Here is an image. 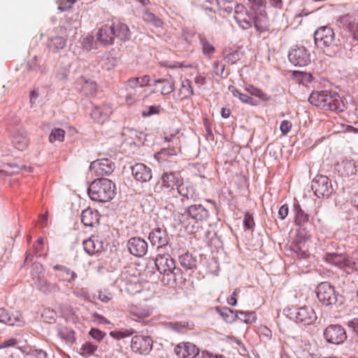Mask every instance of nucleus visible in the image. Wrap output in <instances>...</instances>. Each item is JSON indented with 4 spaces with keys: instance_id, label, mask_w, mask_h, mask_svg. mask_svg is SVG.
<instances>
[{
    "instance_id": "3",
    "label": "nucleus",
    "mask_w": 358,
    "mask_h": 358,
    "mask_svg": "<svg viewBox=\"0 0 358 358\" xmlns=\"http://www.w3.org/2000/svg\"><path fill=\"white\" fill-rule=\"evenodd\" d=\"M155 266L159 273L164 275H176V271H179V268H176L175 261L168 253L158 252L155 258Z\"/></svg>"
},
{
    "instance_id": "54",
    "label": "nucleus",
    "mask_w": 358,
    "mask_h": 358,
    "mask_svg": "<svg viewBox=\"0 0 358 358\" xmlns=\"http://www.w3.org/2000/svg\"><path fill=\"white\" fill-rule=\"evenodd\" d=\"M243 223L245 227H246L248 229H252L255 226V222L252 215L249 213H246L244 215Z\"/></svg>"
},
{
    "instance_id": "27",
    "label": "nucleus",
    "mask_w": 358,
    "mask_h": 358,
    "mask_svg": "<svg viewBox=\"0 0 358 358\" xmlns=\"http://www.w3.org/2000/svg\"><path fill=\"white\" fill-rule=\"evenodd\" d=\"M114 38L116 37L121 41L126 42L131 39V31L129 26L121 22H112Z\"/></svg>"
},
{
    "instance_id": "46",
    "label": "nucleus",
    "mask_w": 358,
    "mask_h": 358,
    "mask_svg": "<svg viewBox=\"0 0 358 358\" xmlns=\"http://www.w3.org/2000/svg\"><path fill=\"white\" fill-rule=\"evenodd\" d=\"M200 41L202 45L203 54L206 55H211L214 53L215 48L206 38H201Z\"/></svg>"
},
{
    "instance_id": "7",
    "label": "nucleus",
    "mask_w": 358,
    "mask_h": 358,
    "mask_svg": "<svg viewBox=\"0 0 358 358\" xmlns=\"http://www.w3.org/2000/svg\"><path fill=\"white\" fill-rule=\"evenodd\" d=\"M316 294L320 301L326 306L333 304L337 300L334 287L327 282H321L317 287Z\"/></svg>"
},
{
    "instance_id": "62",
    "label": "nucleus",
    "mask_w": 358,
    "mask_h": 358,
    "mask_svg": "<svg viewBox=\"0 0 358 358\" xmlns=\"http://www.w3.org/2000/svg\"><path fill=\"white\" fill-rule=\"evenodd\" d=\"M17 341L15 338H9L8 340L4 341L0 345V348H7L10 347H14L17 345Z\"/></svg>"
},
{
    "instance_id": "56",
    "label": "nucleus",
    "mask_w": 358,
    "mask_h": 358,
    "mask_svg": "<svg viewBox=\"0 0 358 358\" xmlns=\"http://www.w3.org/2000/svg\"><path fill=\"white\" fill-rule=\"evenodd\" d=\"M292 124L289 120H283L280 125V130L283 135H287L291 130Z\"/></svg>"
},
{
    "instance_id": "35",
    "label": "nucleus",
    "mask_w": 358,
    "mask_h": 358,
    "mask_svg": "<svg viewBox=\"0 0 358 358\" xmlns=\"http://www.w3.org/2000/svg\"><path fill=\"white\" fill-rule=\"evenodd\" d=\"M327 90L313 91L309 96V102L322 109L325 106V97L327 96Z\"/></svg>"
},
{
    "instance_id": "64",
    "label": "nucleus",
    "mask_w": 358,
    "mask_h": 358,
    "mask_svg": "<svg viewBox=\"0 0 358 358\" xmlns=\"http://www.w3.org/2000/svg\"><path fill=\"white\" fill-rule=\"evenodd\" d=\"M348 326L352 329L353 333L358 336V318H354L348 322Z\"/></svg>"
},
{
    "instance_id": "47",
    "label": "nucleus",
    "mask_w": 358,
    "mask_h": 358,
    "mask_svg": "<svg viewBox=\"0 0 358 358\" xmlns=\"http://www.w3.org/2000/svg\"><path fill=\"white\" fill-rule=\"evenodd\" d=\"M134 334V331L130 329H125L124 331H113L110 333V335L116 339H121L129 337Z\"/></svg>"
},
{
    "instance_id": "63",
    "label": "nucleus",
    "mask_w": 358,
    "mask_h": 358,
    "mask_svg": "<svg viewBox=\"0 0 358 358\" xmlns=\"http://www.w3.org/2000/svg\"><path fill=\"white\" fill-rule=\"evenodd\" d=\"M289 208L287 204L282 205L278 210V217L281 220H284L288 215Z\"/></svg>"
},
{
    "instance_id": "34",
    "label": "nucleus",
    "mask_w": 358,
    "mask_h": 358,
    "mask_svg": "<svg viewBox=\"0 0 358 358\" xmlns=\"http://www.w3.org/2000/svg\"><path fill=\"white\" fill-rule=\"evenodd\" d=\"M66 38L60 36H55L48 40V48L53 52H58L66 47Z\"/></svg>"
},
{
    "instance_id": "39",
    "label": "nucleus",
    "mask_w": 358,
    "mask_h": 358,
    "mask_svg": "<svg viewBox=\"0 0 358 358\" xmlns=\"http://www.w3.org/2000/svg\"><path fill=\"white\" fill-rule=\"evenodd\" d=\"M245 90L250 95L257 97L264 101L269 100L268 95L262 90L256 87L254 85H249L245 87Z\"/></svg>"
},
{
    "instance_id": "44",
    "label": "nucleus",
    "mask_w": 358,
    "mask_h": 358,
    "mask_svg": "<svg viewBox=\"0 0 358 358\" xmlns=\"http://www.w3.org/2000/svg\"><path fill=\"white\" fill-rule=\"evenodd\" d=\"M40 289L45 294L55 292L59 289V287L55 283H51L45 280H41L39 282Z\"/></svg>"
},
{
    "instance_id": "6",
    "label": "nucleus",
    "mask_w": 358,
    "mask_h": 358,
    "mask_svg": "<svg viewBox=\"0 0 358 358\" xmlns=\"http://www.w3.org/2000/svg\"><path fill=\"white\" fill-rule=\"evenodd\" d=\"M335 170L343 178H350L355 176L358 170V160L346 157L338 162Z\"/></svg>"
},
{
    "instance_id": "41",
    "label": "nucleus",
    "mask_w": 358,
    "mask_h": 358,
    "mask_svg": "<svg viewBox=\"0 0 358 358\" xmlns=\"http://www.w3.org/2000/svg\"><path fill=\"white\" fill-rule=\"evenodd\" d=\"M158 83L163 84V87L161 90V94L163 95L169 94L175 90L173 81H170L167 79H157L155 80L153 85L156 86Z\"/></svg>"
},
{
    "instance_id": "15",
    "label": "nucleus",
    "mask_w": 358,
    "mask_h": 358,
    "mask_svg": "<svg viewBox=\"0 0 358 358\" xmlns=\"http://www.w3.org/2000/svg\"><path fill=\"white\" fill-rule=\"evenodd\" d=\"M312 189L317 197L328 196L331 194L329 178L327 176H317L312 182Z\"/></svg>"
},
{
    "instance_id": "40",
    "label": "nucleus",
    "mask_w": 358,
    "mask_h": 358,
    "mask_svg": "<svg viewBox=\"0 0 358 358\" xmlns=\"http://www.w3.org/2000/svg\"><path fill=\"white\" fill-rule=\"evenodd\" d=\"M143 19L147 23H150L157 28H162L164 25L162 20L149 10H145L143 13Z\"/></svg>"
},
{
    "instance_id": "55",
    "label": "nucleus",
    "mask_w": 358,
    "mask_h": 358,
    "mask_svg": "<svg viewBox=\"0 0 358 358\" xmlns=\"http://www.w3.org/2000/svg\"><path fill=\"white\" fill-rule=\"evenodd\" d=\"M76 0H62L59 3L58 9L60 11H65L71 8Z\"/></svg>"
},
{
    "instance_id": "10",
    "label": "nucleus",
    "mask_w": 358,
    "mask_h": 358,
    "mask_svg": "<svg viewBox=\"0 0 358 358\" xmlns=\"http://www.w3.org/2000/svg\"><path fill=\"white\" fill-rule=\"evenodd\" d=\"M334 32L331 27H322L315 32V42L320 48L329 47L334 41Z\"/></svg>"
},
{
    "instance_id": "52",
    "label": "nucleus",
    "mask_w": 358,
    "mask_h": 358,
    "mask_svg": "<svg viewBox=\"0 0 358 358\" xmlns=\"http://www.w3.org/2000/svg\"><path fill=\"white\" fill-rule=\"evenodd\" d=\"M9 320L10 323H6L8 325L22 326L24 324L21 315L19 313L9 315Z\"/></svg>"
},
{
    "instance_id": "59",
    "label": "nucleus",
    "mask_w": 358,
    "mask_h": 358,
    "mask_svg": "<svg viewBox=\"0 0 358 358\" xmlns=\"http://www.w3.org/2000/svg\"><path fill=\"white\" fill-rule=\"evenodd\" d=\"M90 335L93 338H94L97 341H100L103 338L105 334L97 329H92L90 331Z\"/></svg>"
},
{
    "instance_id": "4",
    "label": "nucleus",
    "mask_w": 358,
    "mask_h": 358,
    "mask_svg": "<svg viewBox=\"0 0 358 358\" xmlns=\"http://www.w3.org/2000/svg\"><path fill=\"white\" fill-rule=\"evenodd\" d=\"M324 336L326 341L332 344L339 345L347 339L345 329L338 324H331L324 331Z\"/></svg>"
},
{
    "instance_id": "31",
    "label": "nucleus",
    "mask_w": 358,
    "mask_h": 358,
    "mask_svg": "<svg viewBox=\"0 0 358 358\" xmlns=\"http://www.w3.org/2000/svg\"><path fill=\"white\" fill-rule=\"evenodd\" d=\"M338 21L349 31L354 30L358 24V13L351 12L340 17Z\"/></svg>"
},
{
    "instance_id": "5",
    "label": "nucleus",
    "mask_w": 358,
    "mask_h": 358,
    "mask_svg": "<svg viewBox=\"0 0 358 358\" xmlns=\"http://www.w3.org/2000/svg\"><path fill=\"white\" fill-rule=\"evenodd\" d=\"M182 177L173 172H164L161 176L160 192L164 195L169 196L174 192L175 187H177Z\"/></svg>"
},
{
    "instance_id": "23",
    "label": "nucleus",
    "mask_w": 358,
    "mask_h": 358,
    "mask_svg": "<svg viewBox=\"0 0 358 358\" xmlns=\"http://www.w3.org/2000/svg\"><path fill=\"white\" fill-rule=\"evenodd\" d=\"M130 253L136 257H142L147 252L148 244L139 237H134L129 240L127 243Z\"/></svg>"
},
{
    "instance_id": "24",
    "label": "nucleus",
    "mask_w": 358,
    "mask_h": 358,
    "mask_svg": "<svg viewBox=\"0 0 358 358\" xmlns=\"http://www.w3.org/2000/svg\"><path fill=\"white\" fill-rule=\"evenodd\" d=\"M132 174L135 179L141 182H145L152 178V171L150 168L144 164H136L131 168Z\"/></svg>"
},
{
    "instance_id": "50",
    "label": "nucleus",
    "mask_w": 358,
    "mask_h": 358,
    "mask_svg": "<svg viewBox=\"0 0 358 358\" xmlns=\"http://www.w3.org/2000/svg\"><path fill=\"white\" fill-rule=\"evenodd\" d=\"M235 313H236V317H238V314L243 315L244 317H243V320L247 324H251L252 322H255L256 320V315H255V313H253V312L245 313L243 311L236 310V311H235Z\"/></svg>"
},
{
    "instance_id": "37",
    "label": "nucleus",
    "mask_w": 358,
    "mask_h": 358,
    "mask_svg": "<svg viewBox=\"0 0 358 358\" xmlns=\"http://www.w3.org/2000/svg\"><path fill=\"white\" fill-rule=\"evenodd\" d=\"M180 265L186 269H194L196 267V260L192 254L186 252L179 257Z\"/></svg>"
},
{
    "instance_id": "49",
    "label": "nucleus",
    "mask_w": 358,
    "mask_h": 358,
    "mask_svg": "<svg viewBox=\"0 0 358 358\" xmlns=\"http://www.w3.org/2000/svg\"><path fill=\"white\" fill-rule=\"evenodd\" d=\"M241 57V52L238 50H234L225 56V60L227 63L234 64L240 60Z\"/></svg>"
},
{
    "instance_id": "36",
    "label": "nucleus",
    "mask_w": 358,
    "mask_h": 358,
    "mask_svg": "<svg viewBox=\"0 0 358 358\" xmlns=\"http://www.w3.org/2000/svg\"><path fill=\"white\" fill-rule=\"evenodd\" d=\"M295 224L299 227H304L309 221V215L300 207L299 204L294 205Z\"/></svg>"
},
{
    "instance_id": "17",
    "label": "nucleus",
    "mask_w": 358,
    "mask_h": 358,
    "mask_svg": "<svg viewBox=\"0 0 358 358\" xmlns=\"http://www.w3.org/2000/svg\"><path fill=\"white\" fill-rule=\"evenodd\" d=\"M251 9L253 10L252 24L255 29L260 33L268 31L270 23L265 9L256 10L253 6Z\"/></svg>"
},
{
    "instance_id": "26",
    "label": "nucleus",
    "mask_w": 358,
    "mask_h": 358,
    "mask_svg": "<svg viewBox=\"0 0 358 358\" xmlns=\"http://www.w3.org/2000/svg\"><path fill=\"white\" fill-rule=\"evenodd\" d=\"M295 317L297 322L310 324L316 320L317 316L311 307L303 306L298 309Z\"/></svg>"
},
{
    "instance_id": "16",
    "label": "nucleus",
    "mask_w": 358,
    "mask_h": 358,
    "mask_svg": "<svg viewBox=\"0 0 358 358\" xmlns=\"http://www.w3.org/2000/svg\"><path fill=\"white\" fill-rule=\"evenodd\" d=\"M149 239L151 244L157 247L158 252L166 247L169 241L166 230L162 228L152 230L149 234Z\"/></svg>"
},
{
    "instance_id": "45",
    "label": "nucleus",
    "mask_w": 358,
    "mask_h": 358,
    "mask_svg": "<svg viewBox=\"0 0 358 358\" xmlns=\"http://www.w3.org/2000/svg\"><path fill=\"white\" fill-rule=\"evenodd\" d=\"M65 131L60 128L53 129L49 136V141L52 143L62 142L64 139Z\"/></svg>"
},
{
    "instance_id": "25",
    "label": "nucleus",
    "mask_w": 358,
    "mask_h": 358,
    "mask_svg": "<svg viewBox=\"0 0 358 358\" xmlns=\"http://www.w3.org/2000/svg\"><path fill=\"white\" fill-rule=\"evenodd\" d=\"M112 113L110 107L108 105L94 106L91 112V117L99 124H103L106 122Z\"/></svg>"
},
{
    "instance_id": "38",
    "label": "nucleus",
    "mask_w": 358,
    "mask_h": 358,
    "mask_svg": "<svg viewBox=\"0 0 358 358\" xmlns=\"http://www.w3.org/2000/svg\"><path fill=\"white\" fill-rule=\"evenodd\" d=\"M229 90L231 92L234 96L238 97L243 103L251 106L257 105L256 101H255L254 99L248 94L241 93L235 87L230 85L229 87Z\"/></svg>"
},
{
    "instance_id": "28",
    "label": "nucleus",
    "mask_w": 358,
    "mask_h": 358,
    "mask_svg": "<svg viewBox=\"0 0 358 358\" xmlns=\"http://www.w3.org/2000/svg\"><path fill=\"white\" fill-rule=\"evenodd\" d=\"M85 251L90 255H95L103 249V242L97 236H92L89 239L83 242Z\"/></svg>"
},
{
    "instance_id": "20",
    "label": "nucleus",
    "mask_w": 358,
    "mask_h": 358,
    "mask_svg": "<svg viewBox=\"0 0 358 358\" xmlns=\"http://www.w3.org/2000/svg\"><path fill=\"white\" fill-rule=\"evenodd\" d=\"M114 164L108 159H100L91 163L90 169L97 176L108 175L113 172Z\"/></svg>"
},
{
    "instance_id": "51",
    "label": "nucleus",
    "mask_w": 358,
    "mask_h": 358,
    "mask_svg": "<svg viewBox=\"0 0 358 358\" xmlns=\"http://www.w3.org/2000/svg\"><path fill=\"white\" fill-rule=\"evenodd\" d=\"M138 87V78L137 77H131L124 83V87L127 91L134 90Z\"/></svg>"
},
{
    "instance_id": "58",
    "label": "nucleus",
    "mask_w": 358,
    "mask_h": 358,
    "mask_svg": "<svg viewBox=\"0 0 358 358\" xmlns=\"http://www.w3.org/2000/svg\"><path fill=\"white\" fill-rule=\"evenodd\" d=\"M239 292H240L239 288H236L234 289L232 294L227 299L228 304H229L230 306H235L237 304L236 296L239 294Z\"/></svg>"
},
{
    "instance_id": "30",
    "label": "nucleus",
    "mask_w": 358,
    "mask_h": 358,
    "mask_svg": "<svg viewBox=\"0 0 358 358\" xmlns=\"http://www.w3.org/2000/svg\"><path fill=\"white\" fill-rule=\"evenodd\" d=\"M99 220V213L96 210L88 208L81 213V222L85 226L92 227Z\"/></svg>"
},
{
    "instance_id": "14",
    "label": "nucleus",
    "mask_w": 358,
    "mask_h": 358,
    "mask_svg": "<svg viewBox=\"0 0 358 358\" xmlns=\"http://www.w3.org/2000/svg\"><path fill=\"white\" fill-rule=\"evenodd\" d=\"M288 57L294 66H305L310 62V53L304 47L294 48L289 52Z\"/></svg>"
},
{
    "instance_id": "13",
    "label": "nucleus",
    "mask_w": 358,
    "mask_h": 358,
    "mask_svg": "<svg viewBox=\"0 0 358 358\" xmlns=\"http://www.w3.org/2000/svg\"><path fill=\"white\" fill-rule=\"evenodd\" d=\"M173 351L178 358H195L200 353L199 348L191 342L179 343Z\"/></svg>"
},
{
    "instance_id": "33",
    "label": "nucleus",
    "mask_w": 358,
    "mask_h": 358,
    "mask_svg": "<svg viewBox=\"0 0 358 358\" xmlns=\"http://www.w3.org/2000/svg\"><path fill=\"white\" fill-rule=\"evenodd\" d=\"M176 189L178 194H180L181 196L187 199H194V189L193 185L189 182H183V179L182 178Z\"/></svg>"
},
{
    "instance_id": "22",
    "label": "nucleus",
    "mask_w": 358,
    "mask_h": 358,
    "mask_svg": "<svg viewBox=\"0 0 358 358\" xmlns=\"http://www.w3.org/2000/svg\"><path fill=\"white\" fill-rule=\"evenodd\" d=\"M325 97V106L322 109L331 111H343L344 108L343 102L341 96L335 92L328 91Z\"/></svg>"
},
{
    "instance_id": "43",
    "label": "nucleus",
    "mask_w": 358,
    "mask_h": 358,
    "mask_svg": "<svg viewBox=\"0 0 358 358\" xmlns=\"http://www.w3.org/2000/svg\"><path fill=\"white\" fill-rule=\"evenodd\" d=\"M97 350V345L90 342L84 343L80 349V354L84 357L92 356Z\"/></svg>"
},
{
    "instance_id": "21",
    "label": "nucleus",
    "mask_w": 358,
    "mask_h": 358,
    "mask_svg": "<svg viewBox=\"0 0 358 358\" xmlns=\"http://www.w3.org/2000/svg\"><path fill=\"white\" fill-rule=\"evenodd\" d=\"M129 312L133 320L136 321L143 320L151 315L152 308L148 304H136L129 306Z\"/></svg>"
},
{
    "instance_id": "53",
    "label": "nucleus",
    "mask_w": 358,
    "mask_h": 358,
    "mask_svg": "<svg viewBox=\"0 0 358 358\" xmlns=\"http://www.w3.org/2000/svg\"><path fill=\"white\" fill-rule=\"evenodd\" d=\"M161 110V106L159 105L157 106H151L148 108V110H143L142 113V115L143 117H148L152 115L159 114Z\"/></svg>"
},
{
    "instance_id": "32",
    "label": "nucleus",
    "mask_w": 358,
    "mask_h": 358,
    "mask_svg": "<svg viewBox=\"0 0 358 358\" xmlns=\"http://www.w3.org/2000/svg\"><path fill=\"white\" fill-rule=\"evenodd\" d=\"M53 269L58 272L56 276L59 280L71 282L77 278L76 273L65 266L55 265Z\"/></svg>"
},
{
    "instance_id": "48",
    "label": "nucleus",
    "mask_w": 358,
    "mask_h": 358,
    "mask_svg": "<svg viewBox=\"0 0 358 358\" xmlns=\"http://www.w3.org/2000/svg\"><path fill=\"white\" fill-rule=\"evenodd\" d=\"M82 46L87 50H91L96 48V43L94 42V36L88 35L85 37L82 42Z\"/></svg>"
},
{
    "instance_id": "1",
    "label": "nucleus",
    "mask_w": 358,
    "mask_h": 358,
    "mask_svg": "<svg viewBox=\"0 0 358 358\" xmlns=\"http://www.w3.org/2000/svg\"><path fill=\"white\" fill-rule=\"evenodd\" d=\"M115 185L108 178L94 180L88 187L91 199L99 202L110 201L115 195Z\"/></svg>"
},
{
    "instance_id": "11",
    "label": "nucleus",
    "mask_w": 358,
    "mask_h": 358,
    "mask_svg": "<svg viewBox=\"0 0 358 358\" xmlns=\"http://www.w3.org/2000/svg\"><path fill=\"white\" fill-rule=\"evenodd\" d=\"M324 259L329 264L337 266L340 268H355V262L343 253H327Z\"/></svg>"
},
{
    "instance_id": "57",
    "label": "nucleus",
    "mask_w": 358,
    "mask_h": 358,
    "mask_svg": "<svg viewBox=\"0 0 358 358\" xmlns=\"http://www.w3.org/2000/svg\"><path fill=\"white\" fill-rule=\"evenodd\" d=\"M113 294L106 290L100 291L98 294L99 299L104 303H108L113 299Z\"/></svg>"
},
{
    "instance_id": "61",
    "label": "nucleus",
    "mask_w": 358,
    "mask_h": 358,
    "mask_svg": "<svg viewBox=\"0 0 358 358\" xmlns=\"http://www.w3.org/2000/svg\"><path fill=\"white\" fill-rule=\"evenodd\" d=\"M198 356L199 358H224L223 355H215L206 350L201 351Z\"/></svg>"
},
{
    "instance_id": "18",
    "label": "nucleus",
    "mask_w": 358,
    "mask_h": 358,
    "mask_svg": "<svg viewBox=\"0 0 358 358\" xmlns=\"http://www.w3.org/2000/svg\"><path fill=\"white\" fill-rule=\"evenodd\" d=\"M96 41L103 45H111L115 42L113 23L102 24L97 31Z\"/></svg>"
},
{
    "instance_id": "19",
    "label": "nucleus",
    "mask_w": 358,
    "mask_h": 358,
    "mask_svg": "<svg viewBox=\"0 0 358 358\" xmlns=\"http://www.w3.org/2000/svg\"><path fill=\"white\" fill-rule=\"evenodd\" d=\"M10 132L13 146L21 151L26 150L29 143L27 131L23 127H20Z\"/></svg>"
},
{
    "instance_id": "29",
    "label": "nucleus",
    "mask_w": 358,
    "mask_h": 358,
    "mask_svg": "<svg viewBox=\"0 0 358 358\" xmlns=\"http://www.w3.org/2000/svg\"><path fill=\"white\" fill-rule=\"evenodd\" d=\"M189 217L197 221H202L208 217V210L201 205H191L185 211Z\"/></svg>"
},
{
    "instance_id": "60",
    "label": "nucleus",
    "mask_w": 358,
    "mask_h": 358,
    "mask_svg": "<svg viewBox=\"0 0 358 358\" xmlns=\"http://www.w3.org/2000/svg\"><path fill=\"white\" fill-rule=\"evenodd\" d=\"M138 78L139 87H143L145 86H149L150 85L151 78L150 76L145 75L141 77H137Z\"/></svg>"
},
{
    "instance_id": "42",
    "label": "nucleus",
    "mask_w": 358,
    "mask_h": 358,
    "mask_svg": "<svg viewBox=\"0 0 358 358\" xmlns=\"http://www.w3.org/2000/svg\"><path fill=\"white\" fill-rule=\"evenodd\" d=\"M180 95L182 99L190 98L194 95L191 81L189 79H185L182 81Z\"/></svg>"
},
{
    "instance_id": "8",
    "label": "nucleus",
    "mask_w": 358,
    "mask_h": 358,
    "mask_svg": "<svg viewBox=\"0 0 358 358\" xmlns=\"http://www.w3.org/2000/svg\"><path fill=\"white\" fill-rule=\"evenodd\" d=\"M153 341L150 337L136 335L131 341V348L133 352L139 355H147L152 348Z\"/></svg>"
},
{
    "instance_id": "2",
    "label": "nucleus",
    "mask_w": 358,
    "mask_h": 358,
    "mask_svg": "<svg viewBox=\"0 0 358 358\" xmlns=\"http://www.w3.org/2000/svg\"><path fill=\"white\" fill-rule=\"evenodd\" d=\"M177 134L178 131L174 134H171L170 135H166V134H165L164 139L169 144L167 148L161 149L160 151L155 154V158L159 163L162 164H164L167 161L166 157L176 156L180 150V139L176 136Z\"/></svg>"
},
{
    "instance_id": "9",
    "label": "nucleus",
    "mask_w": 358,
    "mask_h": 358,
    "mask_svg": "<svg viewBox=\"0 0 358 358\" xmlns=\"http://www.w3.org/2000/svg\"><path fill=\"white\" fill-rule=\"evenodd\" d=\"M310 240V235L307 231H299L294 240L293 251L300 258H306L309 255L308 241Z\"/></svg>"
},
{
    "instance_id": "12",
    "label": "nucleus",
    "mask_w": 358,
    "mask_h": 358,
    "mask_svg": "<svg viewBox=\"0 0 358 358\" xmlns=\"http://www.w3.org/2000/svg\"><path fill=\"white\" fill-rule=\"evenodd\" d=\"M234 17L241 29H248L252 27L253 10L250 13L243 5H237Z\"/></svg>"
}]
</instances>
